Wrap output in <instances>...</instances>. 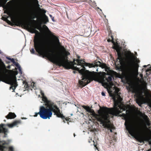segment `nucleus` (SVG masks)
Listing matches in <instances>:
<instances>
[{
  "label": "nucleus",
  "instance_id": "1",
  "mask_svg": "<svg viewBox=\"0 0 151 151\" xmlns=\"http://www.w3.org/2000/svg\"><path fill=\"white\" fill-rule=\"evenodd\" d=\"M59 58H57V62L66 67V69H72L74 70L78 71L82 75V80L79 81V84L81 87H84L93 81L94 79L93 75L88 70H86L84 66L92 68L94 66L93 63H86L83 60L77 59L76 60L77 63L74 60L73 62L65 61V56H60Z\"/></svg>",
  "mask_w": 151,
  "mask_h": 151
},
{
  "label": "nucleus",
  "instance_id": "2",
  "mask_svg": "<svg viewBox=\"0 0 151 151\" xmlns=\"http://www.w3.org/2000/svg\"><path fill=\"white\" fill-rule=\"evenodd\" d=\"M113 48L117 52V60H119L120 63L124 62L127 67L123 73V77L127 80L131 79L133 77L134 74L133 69L138 71L139 67L138 63H134L133 54L130 51H122V47L118 44L114 45Z\"/></svg>",
  "mask_w": 151,
  "mask_h": 151
},
{
  "label": "nucleus",
  "instance_id": "3",
  "mask_svg": "<svg viewBox=\"0 0 151 151\" xmlns=\"http://www.w3.org/2000/svg\"><path fill=\"white\" fill-rule=\"evenodd\" d=\"M34 41L35 48L40 55L43 56V58H47L52 62L57 64L59 66H62L66 68L65 66L56 61L57 60V58H59L60 56H65V61H67V60L68 61L67 56L70 54V53L66 51L64 47H62V49L65 53V55L59 52L55 53L50 50V46L49 44H47L45 46L42 44L38 35L35 37Z\"/></svg>",
  "mask_w": 151,
  "mask_h": 151
},
{
  "label": "nucleus",
  "instance_id": "4",
  "mask_svg": "<svg viewBox=\"0 0 151 151\" xmlns=\"http://www.w3.org/2000/svg\"><path fill=\"white\" fill-rule=\"evenodd\" d=\"M41 93L42 96V100L44 102L45 105L47 106V108L44 106H41L40 108V111L38 113H35V117H37L38 114L43 119H50L52 116V112L54 115H57L58 117H60L58 113L60 114L59 108L57 105L51 101L48 100L47 98L44 96V94L42 91Z\"/></svg>",
  "mask_w": 151,
  "mask_h": 151
},
{
  "label": "nucleus",
  "instance_id": "5",
  "mask_svg": "<svg viewBox=\"0 0 151 151\" xmlns=\"http://www.w3.org/2000/svg\"><path fill=\"white\" fill-rule=\"evenodd\" d=\"M109 93L110 96L113 97V99L114 101V108H108L106 107H101L99 111V114H102V111L104 110L105 111V113L107 114H110L114 116H117L118 115L120 116H122L124 117H126V114L123 113L121 115H119L120 113H122V112L119 110V107L121 106L120 103L122 100V99L119 96L118 99L116 100V97L114 96V94L111 92V91L110 92L108 91Z\"/></svg>",
  "mask_w": 151,
  "mask_h": 151
},
{
  "label": "nucleus",
  "instance_id": "6",
  "mask_svg": "<svg viewBox=\"0 0 151 151\" xmlns=\"http://www.w3.org/2000/svg\"><path fill=\"white\" fill-rule=\"evenodd\" d=\"M124 125L129 133L132 136H135L138 141L143 143L144 141H147L150 145H151V137L149 136L145 137L140 134L138 126L134 125L129 122H125Z\"/></svg>",
  "mask_w": 151,
  "mask_h": 151
},
{
  "label": "nucleus",
  "instance_id": "7",
  "mask_svg": "<svg viewBox=\"0 0 151 151\" xmlns=\"http://www.w3.org/2000/svg\"><path fill=\"white\" fill-rule=\"evenodd\" d=\"M102 111V114H99V115H97L96 117L97 120L103 124L105 127L112 129H115V127L113 125L110 124L109 114L106 113L104 114L105 111L104 110Z\"/></svg>",
  "mask_w": 151,
  "mask_h": 151
},
{
  "label": "nucleus",
  "instance_id": "8",
  "mask_svg": "<svg viewBox=\"0 0 151 151\" xmlns=\"http://www.w3.org/2000/svg\"><path fill=\"white\" fill-rule=\"evenodd\" d=\"M1 81L6 83L10 84L11 86L10 87V89H12L13 91L17 86L16 76L13 74L3 77L1 78Z\"/></svg>",
  "mask_w": 151,
  "mask_h": 151
},
{
  "label": "nucleus",
  "instance_id": "9",
  "mask_svg": "<svg viewBox=\"0 0 151 151\" xmlns=\"http://www.w3.org/2000/svg\"><path fill=\"white\" fill-rule=\"evenodd\" d=\"M127 88L130 91L133 90V92H135L137 102L138 104L139 103H140L141 100L144 97V88H142L141 89L135 91L134 90V86L133 84H130L128 87H127Z\"/></svg>",
  "mask_w": 151,
  "mask_h": 151
},
{
  "label": "nucleus",
  "instance_id": "10",
  "mask_svg": "<svg viewBox=\"0 0 151 151\" xmlns=\"http://www.w3.org/2000/svg\"><path fill=\"white\" fill-rule=\"evenodd\" d=\"M15 25L17 26H20L21 25L26 26L30 30V32L31 33H33L37 32L38 33H39L38 31L35 29V28L34 27L30 22L27 23L24 20H17L15 21Z\"/></svg>",
  "mask_w": 151,
  "mask_h": 151
},
{
  "label": "nucleus",
  "instance_id": "11",
  "mask_svg": "<svg viewBox=\"0 0 151 151\" xmlns=\"http://www.w3.org/2000/svg\"><path fill=\"white\" fill-rule=\"evenodd\" d=\"M82 107L85 109L87 111L90 113L92 115H93L95 114L94 111L93 109H91L89 106L83 105L82 106Z\"/></svg>",
  "mask_w": 151,
  "mask_h": 151
},
{
  "label": "nucleus",
  "instance_id": "12",
  "mask_svg": "<svg viewBox=\"0 0 151 151\" xmlns=\"http://www.w3.org/2000/svg\"><path fill=\"white\" fill-rule=\"evenodd\" d=\"M44 26L48 30H49L48 28L46 25H44ZM49 31L50 35H51L52 36L53 38V39L55 41V42L56 43H59V40L58 39V37H57L56 36L53 35L52 34L50 30H49Z\"/></svg>",
  "mask_w": 151,
  "mask_h": 151
},
{
  "label": "nucleus",
  "instance_id": "13",
  "mask_svg": "<svg viewBox=\"0 0 151 151\" xmlns=\"http://www.w3.org/2000/svg\"><path fill=\"white\" fill-rule=\"evenodd\" d=\"M16 116V115L14 113L10 112L6 116V117L8 119H13L15 118Z\"/></svg>",
  "mask_w": 151,
  "mask_h": 151
},
{
  "label": "nucleus",
  "instance_id": "14",
  "mask_svg": "<svg viewBox=\"0 0 151 151\" xmlns=\"http://www.w3.org/2000/svg\"><path fill=\"white\" fill-rule=\"evenodd\" d=\"M105 69V70L106 72H107L106 73L107 74L106 75H114L115 72L112 70H110V68L107 67L106 66V67L104 68Z\"/></svg>",
  "mask_w": 151,
  "mask_h": 151
},
{
  "label": "nucleus",
  "instance_id": "15",
  "mask_svg": "<svg viewBox=\"0 0 151 151\" xmlns=\"http://www.w3.org/2000/svg\"><path fill=\"white\" fill-rule=\"evenodd\" d=\"M113 75H107L108 76L107 77L106 76H104V78H105L107 82L110 83L112 82V78H113L112 76Z\"/></svg>",
  "mask_w": 151,
  "mask_h": 151
},
{
  "label": "nucleus",
  "instance_id": "16",
  "mask_svg": "<svg viewBox=\"0 0 151 151\" xmlns=\"http://www.w3.org/2000/svg\"><path fill=\"white\" fill-rule=\"evenodd\" d=\"M6 13L9 16H11L12 15V13L11 10L9 8H7L4 12Z\"/></svg>",
  "mask_w": 151,
  "mask_h": 151
},
{
  "label": "nucleus",
  "instance_id": "17",
  "mask_svg": "<svg viewBox=\"0 0 151 151\" xmlns=\"http://www.w3.org/2000/svg\"><path fill=\"white\" fill-rule=\"evenodd\" d=\"M109 38L107 40V41L109 42H114L113 41L114 38L113 36L112 35V32L110 31L109 33Z\"/></svg>",
  "mask_w": 151,
  "mask_h": 151
},
{
  "label": "nucleus",
  "instance_id": "18",
  "mask_svg": "<svg viewBox=\"0 0 151 151\" xmlns=\"http://www.w3.org/2000/svg\"><path fill=\"white\" fill-rule=\"evenodd\" d=\"M59 110H60V114L59 113H58V114H59V115H60V117H59L57 115H56L58 117L60 118H62V119H65L66 121H68V119H68V118L67 117L65 118V116H64V115L62 113V112L60 111V109H59Z\"/></svg>",
  "mask_w": 151,
  "mask_h": 151
},
{
  "label": "nucleus",
  "instance_id": "19",
  "mask_svg": "<svg viewBox=\"0 0 151 151\" xmlns=\"http://www.w3.org/2000/svg\"><path fill=\"white\" fill-rule=\"evenodd\" d=\"M7 0H1L0 1V6L3 7L5 6L6 2Z\"/></svg>",
  "mask_w": 151,
  "mask_h": 151
},
{
  "label": "nucleus",
  "instance_id": "20",
  "mask_svg": "<svg viewBox=\"0 0 151 151\" xmlns=\"http://www.w3.org/2000/svg\"><path fill=\"white\" fill-rule=\"evenodd\" d=\"M30 17L31 19H33L36 18H38V16L35 13L32 12L30 16Z\"/></svg>",
  "mask_w": 151,
  "mask_h": 151
},
{
  "label": "nucleus",
  "instance_id": "21",
  "mask_svg": "<svg viewBox=\"0 0 151 151\" xmlns=\"http://www.w3.org/2000/svg\"><path fill=\"white\" fill-rule=\"evenodd\" d=\"M98 63L100 65L99 67H101L102 68H104L106 67V64L104 63H101L100 61H98Z\"/></svg>",
  "mask_w": 151,
  "mask_h": 151
},
{
  "label": "nucleus",
  "instance_id": "22",
  "mask_svg": "<svg viewBox=\"0 0 151 151\" xmlns=\"http://www.w3.org/2000/svg\"><path fill=\"white\" fill-rule=\"evenodd\" d=\"M119 110L122 112L123 111H124L126 110L127 107L123 105L122 106L121 105L119 107Z\"/></svg>",
  "mask_w": 151,
  "mask_h": 151
},
{
  "label": "nucleus",
  "instance_id": "23",
  "mask_svg": "<svg viewBox=\"0 0 151 151\" xmlns=\"http://www.w3.org/2000/svg\"><path fill=\"white\" fill-rule=\"evenodd\" d=\"M49 22V20L48 17L45 14H44V17L43 20V23L44 24H46L47 22Z\"/></svg>",
  "mask_w": 151,
  "mask_h": 151
},
{
  "label": "nucleus",
  "instance_id": "24",
  "mask_svg": "<svg viewBox=\"0 0 151 151\" xmlns=\"http://www.w3.org/2000/svg\"><path fill=\"white\" fill-rule=\"evenodd\" d=\"M8 18V16L6 15V17H2L1 18V19L5 21H7L8 20L7 18Z\"/></svg>",
  "mask_w": 151,
  "mask_h": 151
},
{
  "label": "nucleus",
  "instance_id": "25",
  "mask_svg": "<svg viewBox=\"0 0 151 151\" xmlns=\"http://www.w3.org/2000/svg\"><path fill=\"white\" fill-rule=\"evenodd\" d=\"M134 57H133V58L134 59V60H135L136 61V63H137L138 64V63L140 62V60H139L138 59H137V57H134Z\"/></svg>",
  "mask_w": 151,
  "mask_h": 151
},
{
  "label": "nucleus",
  "instance_id": "26",
  "mask_svg": "<svg viewBox=\"0 0 151 151\" xmlns=\"http://www.w3.org/2000/svg\"><path fill=\"white\" fill-rule=\"evenodd\" d=\"M32 1L34 4L35 5H38V6L39 5L38 4L39 2L37 0H32Z\"/></svg>",
  "mask_w": 151,
  "mask_h": 151
},
{
  "label": "nucleus",
  "instance_id": "27",
  "mask_svg": "<svg viewBox=\"0 0 151 151\" xmlns=\"http://www.w3.org/2000/svg\"><path fill=\"white\" fill-rule=\"evenodd\" d=\"M98 61H95L94 63H93L94 64V66L93 67H95V66L97 67L98 66H99V67L100 65H99V63H98Z\"/></svg>",
  "mask_w": 151,
  "mask_h": 151
},
{
  "label": "nucleus",
  "instance_id": "28",
  "mask_svg": "<svg viewBox=\"0 0 151 151\" xmlns=\"http://www.w3.org/2000/svg\"><path fill=\"white\" fill-rule=\"evenodd\" d=\"M151 70V68L150 67L149 68H148L146 70V74L147 75H149V74H148V73H147V72H149Z\"/></svg>",
  "mask_w": 151,
  "mask_h": 151
},
{
  "label": "nucleus",
  "instance_id": "29",
  "mask_svg": "<svg viewBox=\"0 0 151 151\" xmlns=\"http://www.w3.org/2000/svg\"><path fill=\"white\" fill-rule=\"evenodd\" d=\"M30 51L33 54H35V50L33 48H32L30 50Z\"/></svg>",
  "mask_w": 151,
  "mask_h": 151
},
{
  "label": "nucleus",
  "instance_id": "30",
  "mask_svg": "<svg viewBox=\"0 0 151 151\" xmlns=\"http://www.w3.org/2000/svg\"><path fill=\"white\" fill-rule=\"evenodd\" d=\"M39 9L40 11H41L44 14H45L46 12V11L44 9H41L40 8H39Z\"/></svg>",
  "mask_w": 151,
  "mask_h": 151
},
{
  "label": "nucleus",
  "instance_id": "31",
  "mask_svg": "<svg viewBox=\"0 0 151 151\" xmlns=\"http://www.w3.org/2000/svg\"><path fill=\"white\" fill-rule=\"evenodd\" d=\"M9 150L10 151H14V148L12 147H10Z\"/></svg>",
  "mask_w": 151,
  "mask_h": 151
},
{
  "label": "nucleus",
  "instance_id": "32",
  "mask_svg": "<svg viewBox=\"0 0 151 151\" xmlns=\"http://www.w3.org/2000/svg\"><path fill=\"white\" fill-rule=\"evenodd\" d=\"M18 70H19V72L21 74H22V70H21V67H19V68H18Z\"/></svg>",
  "mask_w": 151,
  "mask_h": 151
},
{
  "label": "nucleus",
  "instance_id": "33",
  "mask_svg": "<svg viewBox=\"0 0 151 151\" xmlns=\"http://www.w3.org/2000/svg\"><path fill=\"white\" fill-rule=\"evenodd\" d=\"M92 5L94 6H96V3L95 1L92 2Z\"/></svg>",
  "mask_w": 151,
  "mask_h": 151
},
{
  "label": "nucleus",
  "instance_id": "34",
  "mask_svg": "<svg viewBox=\"0 0 151 151\" xmlns=\"http://www.w3.org/2000/svg\"><path fill=\"white\" fill-rule=\"evenodd\" d=\"M15 65L16 66V67H17L18 68H19V67H20L19 65V63H17V64Z\"/></svg>",
  "mask_w": 151,
  "mask_h": 151
},
{
  "label": "nucleus",
  "instance_id": "35",
  "mask_svg": "<svg viewBox=\"0 0 151 151\" xmlns=\"http://www.w3.org/2000/svg\"><path fill=\"white\" fill-rule=\"evenodd\" d=\"M24 87L27 88H29V86H28V83H27V84H26V85H24Z\"/></svg>",
  "mask_w": 151,
  "mask_h": 151
},
{
  "label": "nucleus",
  "instance_id": "36",
  "mask_svg": "<svg viewBox=\"0 0 151 151\" xmlns=\"http://www.w3.org/2000/svg\"><path fill=\"white\" fill-rule=\"evenodd\" d=\"M101 94L103 96H106V95H105V93L103 91L102 92Z\"/></svg>",
  "mask_w": 151,
  "mask_h": 151
},
{
  "label": "nucleus",
  "instance_id": "37",
  "mask_svg": "<svg viewBox=\"0 0 151 151\" xmlns=\"http://www.w3.org/2000/svg\"><path fill=\"white\" fill-rule=\"evenodd\" d=\"M23 84H24V85H25L26 84H27V83L26 81H24L23 82Z\"/></svg>",
  "mask_w": 151,
  "mask_h": 151
},
{
  "label": "nucleus",
  "instance_id": "38",
  "mask_svg": "<svg viewBox=\"0 0 151 151\" xmlns=\"http://www.w3.org/2000/svg\"><path fill=\"white\" fill-rule=\"evenodd\" d=\"M12 3V1H10L7 3V4H8V5L10 4H11Z\"/></svg>",
  "mask_w": 151,
  "mask_h": 151
},
{
  "label": "nucleus",
  "instance_id": "39",
  "mask_svg": "<svg viewBox=\"0 0 151 151\" xmlns=\"http://www.w3.org/2000/svg\"><path fill=\"white\" fill-rule=\"evenodd\" d=\"M11 62L12 63L14 61V59L13 58H11V60H10Z\"/></svg>",
  "mask_w": 151,
  "mask_h": 151
},
{
  "label": "nucleus",
  "instance_id": "40",
  "mask_svg": "<svg viewBox=\"0 0 151 151\" xmlns=\"http://www.w3.org/2000/svg\"><path fill=\"white\" fill-rule=\"evenodd\" d=\"M17 62H15V61H14V62H13V64H14V65H15L17 64Z\"/></svg>",
  "mask_w": 151,
  "mask_h": 151
},
{
  "label": "nucleus",
  "instance_id": "41",
  "mask_svg": "<svg viewBox=\"0 0 151 151\" xmlns=\"http://www.w3.org/2000/svg\"><path fill=\"white\" fill-rule=\"evenodd\" d=\"M126 110V114H128L129 112V110Z\"/></svg>",
  "mask_w": 151,
  "mask_h": 151
},
{
  "label": "nucleus",
  "instance_id": "42",
  "mask_svg": "<svg viewBox=\"0 0 151 151\" xmlns=\"http://www.w3.org/2000/svg\"><path fill=\"white\" fill-rule=\"evenodd\" d=\"M108 129L110 130V132H112V129Z\"/></svg>",
  "mask_w": 151,
  "mask_h": 151
},
{
  "label": "nucleus",
  "instance_id": "43",
  "mask_svg": "<svg viewBox=\"0 0 151 151\" xmlns=\"http://www.w3.org/2000/svg\"><path fill=\"white\" fill-rule=\"evenodd\" d=\"M6 58H7V59L8 60H11V58H9V57H7Z\"/></svg>",
  "mask_w": 151,
  "mask_h": 151
},
{
  "label": "nucleus",
  "instance_id": "44",
  "mask_svg": "<svg viewBox=\"0 0 151 151\" xmlns=\"http://www.w3.org/2000/svg\"><path fill=\"white\" fill-rule=\"evenodd\" d=\"M89 2L90 3V2H92V1L91 0H89ZM86 0H85V1H86Z\"/></svg>",
  "mask_w": 151,
  "mask_h": 151
},
{
  "label": "nucleus",
  "instance_id": "45",
  "mask_svg": "<svg viewBox=\"0 0 151 151\" xmlns=\"http://www.w3.org/2000/svg\"><path fill=\"white\" fill-rule=\"evenodd\" d=\"M76 71H73V73H76Z\"/></svg>",
  "mask_w": 151,
  "mask_h": 151
},
{
  "label": "nucleus",
  "instance_id": "46",
  "mask_svg": "<svg viewBox=\"0 0 151 151\" xmlns=\"http://www.w3.org/2000/svg\"><path fill=\"white\" fill-rule=\"evenodd\" d=\"M50 17L51 18H52V16L51 15H50Z\"/></svg>",
  "mask_w": 151,
  "mask_h": 151
},
{
  "label": "nucleus",
  "instance_id": "47",
  "mask_svg": "<svg viewBox=\"0 0 151 151\" xmlns=\"http://www.w3.org/2000/svg\"><path fill=\"white\" fill-rule=\"evenodd\" d=\"M63 119V122H64V123H65V121L64 120V119Z\"/></svg>",
  "mask_w": 151,
  "mask_h": 151
},
{
  "label": "nucleus",
  "instance_id": "48",
  "mask_svg": "<svg viewBox=\"0 0 151 151\" xmlns=\"http://www.w3.org/2000/svg\"><path fill=\"white\" fill-rule=\"evenodd\" d=\"M33 21L34 22H36V20H33Z\"/></svg>",
  "mask_w": 151,
  "mask_h": 151
},
{
  "label": "nucleus",
  "instance_id": "49",
  "mask_svg": "<svg viewBox=\"0 0 151 151\" xmlns=\"http://www.w3.org/2000/svg\"><path fill=\"white\" fill-rule=\"evenodd\" d=\"M147 86H145V88H145V89H147Z\"/></svg>",
  "mask_w": 151,
  "mask_h": 151
},
{
  "label": "nucleus",
  "instance_id": "50",
  "mask_svg": "<svg viewBox=\"0 0 151 151\" xmlns=\"http://www.w3.org/2000/svg\"><path fill=\"white\" fill-rule=\"evenodd\" d=\"M151 150V149H149L147 150V151H150Z\"/></svg>",
  "mask_w": 151,
  "mask_h": 151
},
{
  "label": "nucleus",
  "instance_id": "51",
  "mask_svg": "<svg viewBox=\"0 0 151 151\" xmlns=\"http://www.w3.org/2000/svg\"><path fill=\"white\" fill-rule=\"evenodd\" d=\"M78 57V59H79V58H80V56H78V57Z\"/></svg>",
  "mask_w": 151,
  "mask_h": 151
},
{
  "label": "nucleus",
  "instance_id": "52",
  "mask_svg": "<svg viewBox=\"0 0 151 151\" xmlns=\"http://www.w3.org/2000/svg\"><path fill=\"white\" fill-rule=\"evenodd\" d=\"M54 18H52V20L53 21H54V19H53Z\"/></svg>",
  "mask_w": 151,
  "mask_h": 151
},
{
  "label": "nucleus",
  "instance_id": "53",
  "mask_svg": "<svg viewBox=\"0 0 151 151\" xmlns=\"http://www.w3.org/2000/svg\"><path fill=\"white\" fill-rule=\"evenodd\" d=\"M7 68H10V66H9Z\"/></svg>",
  "mask_w": 151,
  "mask_h": 151
},
{
  "label": "nucleus",
  "instance_id": "54",
  "mask_svg": "<svg viewBox=\"0 0 151 151\" xmlns=\"http://www.w3.org/2000/svg\"><path fill=\"white\" fill-rule=\"evenodd\" d=\"M16 74L17 75L18 73V72H17V71H16Z\"/></svg>",
  "mask_w": 151,
  "mask_h": 151
},
{
  "label": "nucleus",
  "instance_id": "55",
  "mask_svg": "<svg viewBox=\"0 0 151 151\" xmlns=\"http://www.w3.org/2000/svg\"><path fill=\"white\" fill-rule=\"evenodd\" d=\"M98 9H100V10L101 11V9H99L98 7Z\"/></svg>",
  "mask_w": 151,
  "mask_h": 151
},
{
  "label": "nucleus",
  "instance_id": "56",
  "mask_svg": "<svg viewBox=\"0 0 151 151\" xmlns=\"http://www.w3.org/2000/svg\"><path fill=\"white\" fill-rule=\"evenodd\" d=\"M145 117H146V118H147V116L145 115Z\"/></svg>",
  "mask_w": 151,
  "mask_h": 151
},
{
  "label": "nucleus",
  "instance_id": "57",
  "mask_svg": "<svg viewBox=\"0 0 151 151\" xmlns=\"http://www.w3.org/2000/svg\"><path fill=\"white\" fill-rule=\"evenodd\" d=\"M1 50H0V54H1Z\"/></svg>",
  "mask_w": 151,
  "mask_h": 151
},
{
  "label": "nucleus",
  "instance_id": "58",
  "mask_svg": "<svg viewBox=\"0 0 151 151\" xmlns=\"http://www.w3.org/2000/svg\"><path fill=\"white\" fill-rule=\"evenodd\" d=\"M147 66L146 65H144V67H146Z\"/></svg>",
  "mask_w": 151,
  "mask_h": 151
},
{
  "label": "nucleus",
  "instance_id": "59",
  "mask_svg": "<svg viewBox=\"0 0 151 151\" xmlns=\"http://www.w3.org/2000/svg\"><path fill=\"white\" fill-rule=\"evenodd\" d=\"M36 28L37 29H39V28H38V27H36Z\"/></svg>",
  "mask_w": 151,
  "mask_h": 151
},
{
  "label": "nucleus",
  "instance_id": "60",
  "mask_svg": "<svg viewBox=\"0 0 151 151\" xmlns=\"http://www.w3.org/2000/svg\"><path fill=\"white\" fill-rule=\"evenodd\" d=\"M74 137H75V134H74Z\"/></svg>",
  "mask_w": 151,
  "mask_h": 151
},
{
  "label": "nucleus",
  "instance_id": "61",
  "mask_svg": "<svg viewBox=\"0 0 151 151\" xmlns=\"http://www.w3.org/2000/svg\"><path fill=\"white\" fill-rule=\"evenodd\" d=\"M3 17H6V15H4Z\"/></svg>",
  "mask_w": 151,
  "mask_h": 151
},
{
  "label": "nucleus",
  "instance_id": "62",
  "mask_svg": "<svg viewBox=\"0 0 151 151\" xmlns=\"http://www.w3.org/2000/svg\"><path fill=\"white\" fill-rule=\"evenodd\" d=\"M4 121H6V120H4Z\"/></svg>",
  "mask_w": 151,
  "mask_h": 151
}]
</instances>
